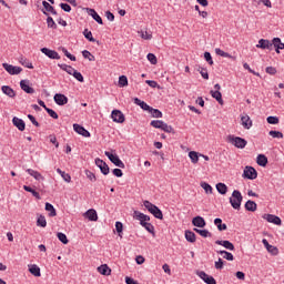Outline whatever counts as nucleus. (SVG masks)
I'll list each match as a JSON object with an SVG mask.
<instances>
[{
	"label": "nucleus",
	"instance_id": "13",
	"mask_svg": "<svg viewBox=\"0 0 284 284\" xmlns=\"http://www.w3.org/2000/svg\"><path fill=\"white\" fill-rule=\"evenodd\" d=\"M197 276H200V278H202L206 284H216V280L212 275L205 273V271H200Z\"/></svg>",
	"mask_w": 284,
	"mask_h": 284
},
{
	"label": "nucleus",
	"instance_id": "2",
	"mask_svg": "<svg viewBox=\"0 0 284 284\" xmlns=\"http://www.w3.org/2000/svg\"><path fill=\"white\" fill-rule=\"evenodd\" d=\"M229 201L233 210H241V203H243V195L241 194V191L234 190Z\"/></svg>",
	"mask_w": 284,
	"mask_h": 284
},
{
	"label": "nucleus",
	"instance_id": "55",
	"mask_svg": "<svg viewBox=\"0 0 284 284\" xmlns=\"http://www.w3.org/2000/svg\"><path fill=\"white\" fill-rule=\"evenodd\" d=\"M201 187L204 189V191L206 192V194H212V192H213L212 185H210V184L206 183V182H202V183H201Z\"/></svg>",
	"mask_w": 284,
	"mask_h": 284
},
{
	"label": "nucleus",
	"instance_id": "29",
	"mask_svg": "<svg viewBox=\"0 0 284 284\" xmlns=\"http://www.w3.org/2000/svg\"><path fill=\"white\" fill-rule=\"evenodd\" d=\"M44 210L49 212L50 219L57 216V209H54V205L50 204V202L45 203Z\"/></svg>",
	"mask_w": 284,
	"mask_h": 284
},
{
	"label": "nucleus",
	"instance_id": "33",
	"mask_svg": "<svg viewBox=\"0 0 284 284\" xmlns=\"http://www.w3.org/2000/svg\"><path fill=\"white\" fill-rule=\"evenodd\" d=\"M210 94L213 99H215V101H217V103H220V105H223V94L221 93V91L211 90Z\"/></svg>",
	"mask_w": 284,
	"mask_h": 284
},
{
	"label": "nucleus",
	"instance_id": "10",
	"mask_svg": "<svg viewBox=\"0 0 284 284\" xmlns=\"http://www.w3.org/2000/svg\"><path fill=\"white\" fill-rule=\"evenodd\" d=\"M262 243H263L264 247L267 250L268 254H272V256H278V247L271 245L266 239H263Z\"/></svg>",
	"mask_w": 284,
	"mask_h": 284
},
{
	"label": "nucleus",
	"instance_id": "58",
	"mask_svg": "<svg viewBox=\"0 0 284 284\" xmlns=\"http://www.w3.org/2000/svg\"><path fill=\"white\" fill-rule=\"evenodd\" d=\"M215 53L219 55V57H224L225 59H232V55L221 49H215Z\"/></svg>",
	"mask_w": 284,
	"mask_h": 284
},
{
	"label": "nucleus",
	"instance_id": "9",
	"mask_svg": "<svg viewBox=\"0 0 284 284\" xmlns=\"http://www.w3.org/2000/svg\"><path fill=\"white\" fill-rule=\"evenodd\" d=\"M40 52H42V54H44L49 59H55L58 61H59V59H61V55H59V52H57L52 49H49V48H41Z\"/></svg>",
	"mask_w": 284,
	"mask_h": 284
},
{
	"label": "nucleus",
	"instance_id": "20",
	"mask_svg": "<svg viewBox=\"0 0 284 284\" xmlns=\"http://www.w3.org/2000/svg\"><path fill=\"white\" fill-rule=\"evenodd\" d=\"M216 245H222V247H225V250H230L231 252H234L235 247L233 245L232 242L227 241V240H217L215 241Z\"/></svg>",
	"mask_w": 284,
	"mask_h": 284
},
{
	"label": "nucleus",
	"instance_id": "40",
	"mask_svg": "<svg viewBox=\"0 0 284 284\" xmlns=\"http://www.w3.org/2000/svg\"><path fill=\"white\" fill-rule=\"evenodd\" d=\"M149 112L153 116V119H162L163 118V112H161L159 109H154L151 106Z\"/></svg>",
	"mask_w": 284,
	"mask_h": 284
},
{
	"label": "nucleus",
	"instance_id": "14",
	"mask_svg": "<svg viewBox=\"0 0 284 284\" xmlns=\"http://www.w3.org/2000/svg\"><path fill=\"white\" fill-rule=\"evenodd\" d=\"M20 88L27 94H34V88L30 87V80H21Z\"/></svg>",
	"mask_w": 284,
	"mask_h": 284
},
{
	"label": "nucleus",
	"instance_id": "53",
	"mask_svg": "<svg viewBox=\"0 0 284 284\" xmlns=\"http://www.w3.org/2000/svg\"><path fill=\"white\" fill-rule=\"evenodd\" d=\"M146 59L152 65H156V63H159V60L154 53H148Z\"/></svg>",
	"mask_w": 284,
	"mask_h": 284
},
{
	"label": "nucleus",
	"instance_id": "34",
	"mask_svg": "<svg viewBox=\"0 0 284 284\" xmlns=\"http://www.w3.org/2000/svg\"><path fill=\"white\" fill-rule=\"evenodd\" d=\"M196 234H200L203 239H212V233L207 230H201V229H193Z\"/></svg>",
	"mask_w": 284,
	"mask_h": 284
},
{
	"label": "nucleus",
	"instance_id": "44",
	"mask_svg": "<svg viewBox=\"0 0 284 284\" xmlns=\"http://www.w3.org/2000/svg\"><path fill=\"white\" fill-rule=\"evenodd\" d=\"M83 34H84V38L88 39V41H90L91 43L97 42V39H94V37H92V31L84 29Z\"/></svg>",
	"mask_w": 284,
	"mask_h": 284
},
{
	"label": "nucleus",
	"instance_id": "46",
	"mask_svg": "<svg viewBox=\"0 0 284 284\" xmlns=\"http://www.w3.org/2000/svg\"><path fill=\"white\" fill-rule=\"evenodd\" d=\"M141 225L143 229L146 230V232L154 235V225H152V223L145 222V223H142Z\"/></svg>",
	"mask_w": 284,
	"mask_h": 284
},
{
	"label": "nucleus",
	"instance_id": "39",
	"mask_svg": "<svg viewBox=\"0 0 284 284\" xmlns=\"http://www.w3.org/2000/svg\"><path fill=\"white\" fill-rule=\"evenodd\" d=\"M23 190L26 192H30L32 194V196H34V199H37L38 201H41V194H39V192H37L34 189H32L31 186L28 185H23Z\"/></svg>",
	"mask_w": 284,
	"mask_h": 284
},
{
	"label": "nucleus",
	"instance_id": "21",
	"mask_svg": "<svg viewBox=\"0 0 284 284\" xmlns=\"http://www.w3.org/2000/svg\"><path fill=\"white\" fill-rule=\"evenodd\" d=\"M12 123L16 128H18V130H20V132H23L26 130V122L22 119L14 116L12 119Z\"/></svg>",
	"mask_w": 284,
	"mask_h": 284
},
{
	"label": "nucleus",
	"instance_id": "43",
	"mask_svg": "<svg viewBox=\"0 0 284 284\" xmlns=\"http://www.w3.org/2000/svg\"><path fill=\"white\" fill-rule=\"evenodd\" d=\"M163 132H166L169 134H176V131H174V128H172V125H169L168 123L164 122V124H162V129Z\"/></svg>",
	"mask_w": 284,
	"mask_h": 284
},
{
	"label": "nucleus",
	"instance_id": "22",
	"mask_svg": "<svg viewBox=\"0 0 284 284\" xmlns=\"http://www.w3.org/2000/svg\"><path fill=\"white\" fill-rule=\"evenodd\" d=\"M134 216L138 221H140V225H143V223H148L150 221L149 215H145L139 211H134Z\"/></svg>",
	"mask_w": 284,
	"mask_h": 284
},
{
	"label": "nucleus",
	"instance_id": "38",
	"mask_svg": "<svg viewBox=\"0 0 284 284\" xmlns=\"http://www.w3.org/2000/svg\"><path fill=\"white\" fill-rule=\"evenodd\" d=\"M245 210L247 212H256V202L252 201V200H248L245 205H244Z\"/></svg>",
	"mask_w": 284,
	"mask_h": 284
},
{
	"label": "nucleus",
	"instance_id": "27",
	"mask_svg": "<svg viewBox=\"0 0 284 284\" xmlns=\"http://www.w3.org/2000/svg\"><path fill=\"white\" fill-rule=\"evenodd\" d=\"M29 272L32 274V276H41V268L37 264H29Z\"/></svg>",
	"mask_w": 284,
	"mask_h": 284
},
{
	"label": "nucleus",
	"instance_id": "17",
	"mask_svg": "<svg viewBox=\"0 0 284 284\" xmlns=\"http://www.w3.org/2000/svg\"><path fill=\"white\" fill-rule=\"evenodd\" d=\"M273 45H274V42H271L270 40L261 39L256 44V48H260L261 50H272Z\"/></svg>",
	"mask_w": 284,
	"mask_h": 284
},
{
	"label": "nucleus",
	"instance_id": "12",
	"mask_svg": "<svg viewBox=\"0 0 284 284\" xmlns=\"http://www.w3.org/2000/svg\"><path fill=\"white\" fill-rule=\"evenodd\" d=\"M84 10L94 21H97V23H99V26H103V19L97 13V10L90 8H84Z\"/></svg>",
	"mask_w": 284,
	"mask_h": 284
},
{
	"label": "nucleus",
	"instance_id": "5",
	"mask_svg": "<svg viewBox=\"0 0 284 284\" xmlns=\"http://www.w3.org/2000/svg\"><path fill=\"white\" fill-rule=\"evenodd\" d=\"M258 176V172L254 166H246L243 172V178L248 179L250 181H254Z\"/></svg>",
	"mask_w": 284,
	"mask_h": 284
},
{
	"label": "nucleus",
	"instance_id": "47",
	"mask_svg": "<svg viewBox=\"0 0 284 284\" xmlns=\"http://www.w3.org/2000/svg\"><path fill=\"white\" fill-rule=\"evenodd\" d=\"M164 123L165 122H163V120H153V121H151L152 128H155L156 130H162Z\"/></svg>",
	"mask_w": 284,
	"mask_h": 284
},
{
	"label": "nucleus",
	"instance_id": "4",
	"mask_svg": "<svg viewBox=\"0 0 284 284\" xmlns=\"http://www.w3.org/2000/svg\"><path fill=\"white\" fill-rule=\"evenodd\" d=\"M105 156H108L109 161H111V163H113V165H115L116 168H121L122 170H124L125 168V163H123V161H121V159L119 158V155L116 154H112L109 151L104 152Z\"/></svg>",
	"mask_w": 284,
	"mask_h": 284
},
{
	"label": "nucleus",
	"instance_id": "64",
	"mask_svg": "<svg viewBox=\"0 0 284 284\" xmlns=\"http://www.w3.org/2000/svg\"><path fill=\"white\" fill-rule=\"evenodd\" d=\"M204 59L209 62V65H214V60H212V54L210 52H204Z\"/></svg>",
	"mask_w": 284,
	"mask_h": 284
},
{
	"label": "nucleus",
	"instance_id": "35",
	"mask_svg": "<svg viewBox=\"0 0 284 284\" xmlns=\"http://www.w3.org/2000/svg\"><path fill=\"white\" fill-rule=\"evenodd\" d=\"M256 163L261 168H265L267 165V156H265V154H258L256 158Z\"/></svg>",
	"mask_w": 284,
	"mask_h": 284
},
{
	"label": "nucleus",
	"instance_id": "7",
	"mask_svg": "<svg viewBox=\"0 0 284 284\" xmlns=\"http://www.w3.org/2000/svg\"><path fill=\"white\" fill-rule=\"evenodd\" d=\"M2 68H4V70L11 75L21 74V72H23V69L21 67H14L9 63H2Z\"/></svg>",
	"mask_w": 284,
	"mask_h": 284
},
{
	"label": "nucleus",
	"instance_id": "1",
	"mask_svg": "<svg viewBox=\"0 0 284 284\" xmlns=\"http://www.w3.org/2000/svg\"><path fill=\"white\" fill-rule=\"evenodd\" d=\"M144 207L150 212V214L154 215L155 219H159L160 221H163V211L159 209L155 204H152V202L145 200L143 202Z\"/></svg>",
	"mask_w": 284,
	"mask_h": 284
},
{
	"label": "nucleus",
	"instance_id": "41",
	"mask_svg": "<svg viewBox=\"0 0 284 284\" xmlns=\"http://www.w3.org/2000/svg\"><path fill=\"white\" fill-rule=\"evenodd\" d=\"M199 156H201V154H199V152L196 151H190L189 152V159H191V163H199Z\"/></svg>",
	"mask_w": 284,
	"mask_h": 284
},
{
	"label": "nucleus",
	"instance_id": "6",
	"mask_svg": "<svg viewBox=\"0 0 284 284\" xmlns=\"http://www.w3.org/2000/svg\"><path fill=\"white\" fill-rule=\"evenodd\" d=\"M95 165H97V168H99L100 172L104 176H108V174H110V166H108V163H105V161L97 158L95 159Z\"/></svg>",
	"mask_w": 284,
	"mask_h": 284
},
{
	"label": "nucleus",
	"instance_id": "56",
	"mask_svg": "<svg viewBox=\"0 0 284 284\" xmlns=\"http://www.w3.org/2000/svg\"><path fill=\"white\" fill-rule=\"evenodd\" d=\"M270 136H272L273 139H283V132L281 131H270L268 132Z\"/></svg>",
	"mask_w": 284,
	"mask_h": 284
},
{
	"label": "nucleus",
	"instance_id": "30",
	"mask_svg": "<svg viewBox=\"0 0 284 284\" xmlns=\"http://www.w3.org/2000/svg\"><path fill=\"white\" fill-rule=\"evenodd\" d=\"M214 225H216L219 232H225V230H227V224H223V220H221V217H216L214 220Z\"/></svg>",
	"mask_w": 284,
	"mask_h": 284
},
{
	"label": "nucleus",
	"instance_id": "54",
	"mask_svg": "<svg viewBox=\"0 0 284 284\" xmlns=\"http://www.w3.org/2000/svg\"><path fill=\"white\" fill-rule=\"evenodd\" d=\"M82 57L84 58V59H88L89 61H95L97 59L94 58V55L90 52V51H88V50H83L82 51Z\"/></svg>",
	"mask_w": 284,
	"mask_h": 284
},
{
	"label": "nucleus",
	"instance_id": "62",
	"mask_svg": "<svg viewBox=\"0 0 284 284\" xmlns=\"http://www.w3.org/2000/svg\"><path fill=\"white\" fill-rule=\"evenodd\" d=\"M45 112L49 114V116H51V119H59V114L57 113V111L50 108H45Z\"/></svg>",
	"mask_w": 284,
	"mask_h": 284
},
{
	"label": "nucleus",
	"instance_id": "32",
	"mask_svg": "<svg viewBox=\"0 0 284 284\" xmlns=\"http://www.w3.org/2000/svg\"><path fill=\"white\" fill-rule=\"evenodd\" d=\"M184 236L189 243H196V234L194 232L187 230L185 231Z\"/></svg>",
	"mask_w": 284,
	"mask_h": 284
},
{
	"label": "nucleus",
	"instance_id": "36",
	"mask_svg": "<svg viewBox=\"0 0 284 284\" xmlns=\"http://www.w3.org/2000/svg\"><path fill=\"white\" fill-rule=\"evenodd\" d=\"M219 194H222L223 196H225V194H227V185L223 182H220L215 185Z\"/></svg>",
	"mask_w": 284,
	"mask_h": 284
},
{
	"label": "nucleus",
	"instance_id": "3",
	"mask_svg": "<svg viewBox=\"0 0 284 284\" xmlns=\"http://www.w3.org/2000/svg\"><path fill=\"white\" fill-rule=\"evenodd\" d=\"M227 142L231 143V145H234V148H237L239 150H243L247 145V141L241 136L229 135Z\"/></svg>",
	"mask_w": 284,
	"mask_h": 284
},
{
	"label": "nucleus",
	"instance_id": "60",
	"mask_svg": "<svg viewBox=\"0 0 284 284\" xmlns=\"http://www.w3.org/2000/svg\"><path fill=\"white\" fill-rule=\"evenodd\" d=\"M197 72H200L202 79H205L206 81L207 79H210V73H207V69L199 68Z\"/></svg>",
	"mask_w": 284,
	"mask_h": 284
},
{
	"label": "nucleus",
	"instance_id": "23",
	"mask_svg": "<svg viewBox=\"0 0 284 284\" xmlns=\"http://www.w3.org/2000/svg\"><path fill=\"white\" fill-rule=\"evenodd\" d=\"M1 90L3 94L9 97L10 99H14V97H17V92H14V89L9 85H2Z\"/></svg>",
	"mask_w": 284,
	"mask_h": 284
},
{
	"label": "nucleus",
	"instance_id": "28",
	"mask_svg": "<svg viewBox=\"0 0 284 284\" xmlns=\"http://www.w3.org/2000/svg\"><path fill=\"white\" fill-rule=\"evenodd\" d=\"M134 103L135 105H140L142 110H144L145 112H150V110L152 109V106H150L148 103H145V101H142L139 98H134Z\"/></svg>",
	"mask_w": 284,
	"mask_h": 284
},
{
	"label": "nucleus",
	"instance_id": "25",
	"mask_svg": "<svg viewBox=\"0 0 284 284\" xmlns=\"http://www.w3.org/2000/svg\"><path fill=\"white\" fill-rule=\"evenodd\" d=\"M85 219L90 221H99V215L97 214V210L90 209L84 213Z\"/></svg>",
	"mask_w": 284,
	"mask_h": 284
},
{
	"label": "nucleus",
	"instance_id": "15",
	"mask_svg": "<svg viewBox=\"0 0 284 284\" xmlns=\"http://www.w3.org/2000/svg\"><path fill=\"white\" fill-rule=\"evenodd\" d=\"M53 101L57 103V105H67L68 97H65L63 93H55Z\"/></svg>",
	"mask_w": 284,
	"mask_h": 284
},
{
	"label": "nucleus",
	"instance_id": "61",
	"mask_svg": "<svg viewBox=\"0 0 284 284\" xmlns=\"http://www.w3.org/2000/svg\"><path fill=\"white\" fill-rule=\"evenodd\" d=\"M71 77H74V79H77V81H79L80 83H83L84 81L83 74H81V72L77 70L73 72Z\"/></svg>",
	"mask_w": 284,
	"mask_h": 284
},
{
	"label": "nucleus",
	"instance_id": "8",
	"mask_svg": "<svg viewBox=\"0 0 284 284\" xmlns=\"http://www.w3.org/2000/svg\"><path fill=\"white\" fill-rule=\"evenodd\" d=\"M111 119L114 121V123H125V115L121 110H113L111 112Z\"/></svg>",
	"mask_w": 284,
	"mask_h": 284
},
{
	"label": "nucleus",
	"instance_id": "26",
	"mask_svg": "<svg viewBox=\"0 0 284 284\" xmlns=\"http://www.w3.org/2000/svg\"><path fill=\"white\" fill-rule=\"evenodd\" d=\"M273 45L277 54H281V50H284V43L281 41V38H274Z\"/></svg>",
	"mask_w": 284,
	"mask_h": 284
},
{
	"label": "nucleus",
	"instance_id": "16",
	"mask_svg": "<svg viewBox=\"0 0 284 284\" xmlns=\"http://www.w3.org/2000/svg\"><path fill=\"white\" fill-rule=\"evenodd\" d=\"M263 219L267 221V223H273L274 225H282L281 217L274 215V214H264Z\"/></svg>",
	"mask_w": 284,
	"mask_h": 284
},
{
	"label": "nucleus",
	"instance_id": "51",
	"mask_svg": "<svg viewBox=\"0 0 284 284\" xmlns=\"http://www.w3.org/2000/svg\"><path fill=\"white\" fill-rule=\"evenodd\" d=\"M47 26L48 28H51L52 30H57V22H54V19L52 17L48 16L47 18Z\"/></svg>",
	"mask_w": 284,
	"mask_h": 284
},
{
	"label": "nucleus",
	"instance_id": "37",
	"mask_svg": "<svg viewBox=\"0 0 284 284\" xmlns=\"http://www.w3.org/2000/svg\"><path fill=\"white\" fill-rule=\"evenodd\" d=\"M27 172H28V174H30V176H33V179H36V181H44L43 175H41V173H39L38 171L28 169Z\"/></svg>",
	"mask_w": 284,
	"mask_h": 284
},
{
	"label": "nucleus",
	"instance_id": "50",
	"mask_svg": "<svg viewBox=\"0 0 284 284\" xmlns=\"http://www.w3.org/2000/svg\"><path fill=\"white\" fill-rule=\"evenodd\" d=\"M266 121L270 125H278V116L270 115L266 118Z\"/></svg>",
	"mask_w": 284,
	"mask_h": 284
},
{
	"label": "nucleus",
	"instance_id": "48",
	"mask_svg": "<svg viewBox=\"0 0 284 284\" xmlns=\"http://www.w3.org/2000/svg\"><path fill=\"white\" fill-rule=\"evenodd\" d=\"M57 237L61 243H63V245H68V243H70V241L68 240V235H65L64 233L59 232L57 234Z\"/></svg>",
	"mask_w": 284,
	"mask_h": 284
},
{
	"label": "nucleus",
	"instance_id": "52",
	"mask_svg": "<svg viewBox=\"0 0 284 284\" xmlns=\"http://www.w3.org/2000/svg\"><path fill=\"white\" fill-rule=\"evenodd\" d=\"M84 172H85L87 179H89L91 183H94L97 181V175L92 171L85 170Z\"/></svg>",
	"mask_w": 284,
	"mask_h": 284
},
{
	"label": "nucleus",
	"instance_id": "57",
	"mask_svg": "<svg viewBox=\"0 0 284 284\" xmlns=\"http://www.w3.org/2000/svg\"><path fill=\"white\" fill-rule=\"evenodd\" d=\"M119 87H120V88H125V87H128V77H125V75H120V78H119Z\"/></svg>",
	"mask_w": 284,
	"mask_h": 284
},
{
	"label": "nucleus",
	"instance_id": "31",
	"mask_svg": "<svg viewBox=\"0 0 284 284\" xmlns=\"http://www.w3.org/2000/svg\"><path fill=\"white\" fill-rule=\"evenodd\" d=\"M241 121L245 130H250V128H252V119H250V115H243Z\"/></svg>",
	"mask_w": 284,
	"mask_h": 284
},
{
	"label": "nucleus",
	"instance_id": "11",
	"mask_svg": "<svg viewBox=\"0 0 284 284\" xmlns=\"http://www.w3.org/2000/svg\"><path fill=\"white\" fill-rule=\"evenodd\" d=\"M73 130L77 132V134H80L81 136H84L85 139H90L91 134L90 131H88L82 125L75 123L73 124Z\"/></svg>",
	"mask_w": 284,
	"mask_h": 284
},
{
	"label": "nucleus",
	"instance_id": "19",
	"mask_svg": "<svg viewBox=\"0 0 284 284\" xmlns=\"http://www.w3.org/2000/svg\"><path fill=\"white\" fill-rule=\"evenodd\" d=\"M192 225H194V227H205L207 223L205 222V219H203V216L197 215L193 217Z\"/></svg>",
	"mask_w": 284,
	"mask_h": 284
},
{
	"label": "nucleus",
	"instance_id": "45",
	"mask_svg": "<svg viewBox=\"0 0 284 284\" xmlns=\"http://www.w3.org/2000/svg\"><path fill=\"white\" fill-rule=\"evenodd\" d=\"M115 231L118 233V236H120V239H123V223L122 222H115Z\"/></svg>",
	"mask_w": 284,
	"mask_h": 284
},
{
	"label": "nucleus",
	"instance_id": "42",
	"mask_svg": "<svg viewBox=\"0 0 284 284\" xmlns=\"http://www.w3.org/2000/svg\"><path fill=\"white\" fill-rule=\"evenodd\" d=\"M37 226L38 227H47L48 226V221L45 220L44 215H39L37 220Z\"/></svg>",
	"mask_w": 284,
	"mask_h": 284
},
{
	"label": "nucleus",
	"instance_id": "49",
	"mask_svg": "<svg viewBox=\"0 0 284 284\" xmlns=\"http://www.w3.org/2000/svg\"><path fill=\"white\" fill-rule=\"evenodd\" d=\"M217 254H224L223 258L226 261H234V255L227 251H217Z\"/></svg>",
	"mask_w": 284,
	"mask_h": 284
},
{
	"label": "nucleus",
	"instance_id": "59",
	"mask_svg": "<svg viewBox=\"0 0 284 284\" xmlns=\"http://www.w3.org/2000/svg\"><path fill=\"white\" fill-rule=\"evenodd\" d=\"M62 52L67 59H70V61H77V57H74L72 53L68 51V49L62 47Z\"/></svg>",
	"mask_w": 284,
	"mask_h": 284
},
{
	"label": "nucleus",
	"instance_id": "63",
	"mask_svg": "<svg viewBox=\"0 0 284 284\" xmlns=\"http://www.w3.org/2000/svg\"><path fill=\"white\" fill-rule=\"evenodd\" d=\"M140 37H141V39H144L145 41H150L152 39V33H149L148 31H141Z\"/></svg>",
	"mask_w": 284,
	"mask_h": 284
},
{
	"label": "nucleus",
	"instance_id": "24",
	"mask_svg": "<svg viewBox=\"0 0 284 284\" xmlns=\"http://www.w3.org/2000/svg\"><path fill=\"white\" fill-rule=\"evenodd\" d=\"M99 274H102V276H110L112 274V268L108 266V264H102L98 267Z\"/></svg>",
	"mask_w": 284,
	"mask_h": 284
},
{
	"label": "nucleus",
	"instance_id": "18",
	"mask_svg": "<svg viewBox=\"0 0 284 284\" xmlns=\"http://www.w3.org/2000/svg\"><path fill=\"white\" fill-rule=\"evenodd\" d=\"M42 6L44 9H42V13L45 14V17L49 16L48 12H51V14L57 16V10H54V7L50 4L48 1H42Z\"/></svg>",
	"mask_w": 284,
	"mask_h": 284
}]
</instances>
